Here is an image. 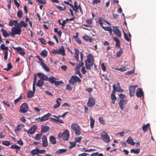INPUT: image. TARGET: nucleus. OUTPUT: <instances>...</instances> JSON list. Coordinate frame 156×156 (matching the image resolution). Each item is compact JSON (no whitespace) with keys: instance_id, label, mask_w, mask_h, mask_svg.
I'll list each match as a JSON object with an SVG mask.
<instances>
[{"instance_id":"nucleus-1","label":"nucleus","mask_w":156,"mask_h":156,"mask_svg":"<svg viewBox=\"0 0 156 156\" xmlns=\"http://www.w3.org/2000/svg\"><path fill=\"white\" fill-rule=\"evenodd\" d=\"M87 58L85 62L86 68L87 70H90L91 67L93 66L94 63V59L93 55L91 54H88L87 56Z\"/></svg>"},{"instance_id":"nucleus-2","label":"nucleus","mask_w":156,"mask_h":156,"mask_svg":"<svg viewBox=\"0 0 156 156\" xmlns=\"http://www.w3.org/2000/svg\"><path fill=\"white\" fill-rule=\"evenodd\" d=\"M69 132L68 130H65L63 133L60 132L58 135L59 138H62L64 140L67 141L69 139Z\"/></svg>"},{"instance_id":"nucleus-3","label":"nucleus","mask_w":156,"mask_h":156,"mask_svg":"<svg viewBox=\"0 0 156 156\" xmlns=\"http://www.w3.org/2000/svg\"><path fill=\"white\" fill-rule=\"evenodd\" d=\"M81 81L80 79L76 75L72 76L69 80V83L71 85L73 86L76 84V82L80 83Z\"/></svg>"},{"instance_id":"nucleus-4","label":"nucleus","mask_w":156,"mask_h":156,"mask_svg":"<svg viewBox=\"0 0 156 156\" xmlns=\"http://www.w3.org/2000/svg\"><path fill=\"white\" fill-rule=\"evenodd\" d=\"M21 33V30L17 27H13L11 29L10 34L12 36L14 37L15 35H20Z\"/></svg>"},{"instance_id":"nucleus-5","label":"nucleus","mask_w":156,"mask_h":156,"mask_svg":"<svg viewBox=\"0 0 156 156\" xmlns=\"http://www.w3.org/2000/svg\"><path fill=\"white\" fill-rule=\"evenodd\" d=\"M0 49L4 51V60H6L8 58V48L5 46L4 43H3L0 46Z\"/></svg>"},{"instance_id":"nucleus-6","label":"nucleus","mask_w":156,"mask_h":156,"mask_svg":"<svg viewBox=\"0 0 156 156\" xmlns=\"http://www.w3.org/2000/svg\"><path fill=\"white\" fill-rule=\"evenodd\" d=\"M71 128L75 131V133L77 135H80L81 133L80 128L77 123H73L71 125Z\"/></svg>"},{"instance_id":"nucleus-7","label":"nucleus","mask_w":156,"mask_h":156,"mask_svg":"<svg viewBox=\"0 0 156 156\" xmlns=\"http://www.w3.org/2000/svg\"><path fill=\"white\" fill-rule=\"evenodd\" d=\"M52 52L54 54H61L62 56L65 55V50L63 46H62L61 48L59 49H54Z\"/></svg>"},{"instance_id":"nucleus-8","label":"nucleus","mask_w":156,"mask_h":156,"mask_svg":"<svg viewBox=\"0 0 156 156\" xmlns=\"http://www.w3.org/2000/svg\"><path fill=\"white\" fill-rule=\"evenodd\" d=\"M28 107L26 103H23L20 106V112L22 113H25L28 111Z\"/></svg>"},{"instance_id":"nucleus-9","label":"nucleus","mask_w":156,"mask_h":156,"mask_svg":"<svg viewBox=\"0 0 156 156\" xmlns=\"http://www.w3.org/2000/svg\"><path fill=\"white\" fill-rule=\"evenodd\" d=\"M101 137L103 140L106 143H108L110 141V138L107 133L103 131L101 134Z\"/></svg>"},{"instance_id":"nucleus-10","label":"nucleus","mask_w":156,"mask_h":156,"mask_svg":"<svg viewBox=\"0 0 156 156\" xmlns=\"http://www.w3.org/2000/svg\"><path fill=\"white\" fill-rule=\"evenodd\" d=\"M112 30L114 34L118 37H121L122 35L121 32L119 30L118 27L117 26H114L112 27Z\"/></svg>"},{"instance_id":"nucleus-11","label":"nucleus","mask_w":156,"mask_h":156,"mask_svg":"<svg viewBox=\"0 0 156 156\" xmlns=\"http://www.w3.org/2000/svg\"><path fill=\"white\" fill-rule=\"evenodd\" d=\"M137 87L138 86L136 85L134 86L131 85L129 87V94L130 97L133 96L134 95L135 91V88Z\"/></svg>"},{"instance_id":"nucleus-12","label":"nucleus","mask_w":156,"mask_h":156,"mask_svg":"<svg viewBox=\"0 0 156 156\" xmlns=\"http://www.w3.org/2000/svg\"><path fill=\"white\" fill-rule=\"evenodd\" d=\"M37 75L40 78V79L43 81L48 80V76L43 73H38L37 74Z\"/></svg>"},{"instance_id":"nucleus-13","label":"nucleus","mask_w":156,"mask_h":156,"mask_svg":"<svg viewBox=\"0 0 156 156\" xmlns=\"http://www.w3.org/2000/svg\"><path fill=\"white\" fill-rule=\"evenodd\" d=\"M95 103V101L94 98L90 97L87 102V105L88 107H91L94 106Z\"/></svg>"},{"instance_id":"nucleus-14","label":"nucleus","mask_w":156,"mask_h":156,"mask_svg":"<svg viewBox=\"0 0 156 156\" xmlns=\"http://www.w3.org/2000/svg\"><path fill=\"white\" fill-rule=\"evenodd\" d=\"M51 115V114L50 113H48L44 115L42 117L37 118L36 119V120H38L39 119L40 120L41 122L46 121L48 119H49V117Z\"/></svg>"},{"instance_id":"nucleus-15","label":"nucleus","mask_w":156,"mask_h":156,"mask_svg":"<svg viewBox=\"0 0 156 156\" xmlns=\"http://www.w3.org/2000/svg\"><path fill=\"white\" fill-rule=\"evenodd\" d=\"M127 102V99H121L119 103V105L120 109L122 110L124 108V105Z\"/></svg>"},{"instance_id":"nucleus-16","label":"nucleus","mask_w":156,"mask_h":156,"mask_svg":"<svg viewBox=\"0 0 156 156\" xmlns=\"http://www.w3.org/2000/svg\"><path fill=\"white\" fill-rule=\"evenodd\" d=\"M27 25V23L25 22L24 21L21 20L18 23L16 26V27L21 30V28L23 26L24 27H26Z\"/></svg>"},{"instance_id":"nucleus-17","label":"nucleus","mask_w":156,"mask_h":156,"mask_svg":"<svg viewBox=\"0 0 156 156\" xmlns=\"http://www.w3.org/2000/svg\"><path fill=\"white\" fill-rule=\"evenodd\" d=\"M136 95L138 98H141L144 96V93L142 89L140 88L137 89L136 92Z\"/></svg>"},{"instance_id":"nucleus-18","label":"nucleus","mask_w":156,"mask_h":156,"mask_svg":"<svg viewBox=\"0 0 156 156\" xmlns=\"http://www.w3.org/2000/svg\"><path fill=\"white\" fill-rule=\"evenodd\" d=\"M37 129V127L35 125H34L29 129L28 131V133L31 134H34L35 132Z\"/></svg>"},{"instance_id":"nucleus-19","label":"nucleus","mask_w":156,"mask_h":156,"mask_svg":"<svg viewBox=\"0 0 156 156\" xmlns=\"http://www.w3.org/2000/svg\"><path fill=\"white\" fill-rule=\"evenodd\" d=\"M42 146L44 147H46L48 146V143L47 137L44 135L42 138Z\"/></svg>"},{"instance_id":"nucleus-20","label":"nucleus","mask_w":156,"mask_h":156,"mask_svg":"<svg viewBox=\"0 0 156 156\" xmlns=\"http://www.w3.org/2000/svg\"><path fill=\"white\" fill-rule=\"evenodd\" d=\"M62 101V99L60 98H57L56 102L57 103L56 104H55L53 106V108L55 109L59 107L60 105V101Z\"/></svg>"},{"instance_id":"nucleus-21","label":"nucleus","mask_w":156,"mask_h":156,"mask_svg":"<svg viewBox=\"0 0 156 156\" xmlns=\"http://www.w3.org/2000/svg\"><path fill=\"white\" fill-rule=\"evenodd\" d=\"M126 141L128 144L132 145H134L135 144V143L133 141V140L131 136L129 137Z\"/></svg>"},{"instance_id":"nucleus-22","label":"nucleus","mask_w":156,"mask_h":156,"mask_svg":"<svg viewBox=\"0 0 156 156\" xmlns=\"http://www.w3.org/2000/svg\"><path fill=\"white\" fill-rule=\"evenodd\" d=\"M0 31L2 33L3 36L5 38L9 36V35H11L10 32L9 33H8L5 30L3 29H1Z\"/></svg>"},{"instance_id":"nucleus-23","label":"nucleus","mask_w":156,"mask_h":156,"mask_svg":"<svg viewBox=\"0 0 156 156\" xmlns=\"http://www.w3.org/2000/svg\"><path fill=\"white\" fill-rule=\"evenodd\" d=\"M84 40L87 41H89V42H91L92 41L93 39L87 35H85L83 37Z\"/></svg>"},{"instance_id":"nucleus-24","label":"nucleus","mask_w":156,"mask_h":156,"mask_svg":"<svg viewBox=\"0 0 156 156\" xmlns=\"http://www.w3.org/2000/svg\"><path fill=\"white\" fill-rule=\"evenodd\" d=\"M79 51L78 49H75V58L77 61L79 60Z\"/></svg>"},{"instance_id":"nucleus-25","label":"nucleus","mask_w":156,"mask_h":156,"mask_svg":"<svg viewBox=\"0 0 156 156\" xmlns=\"http://www.w3.org/2000/svg\"><path fill=\"white\" fill-rule=\"evenodd\" d=\"M38 151L39 149L37 148L34 149L30 151V153L32 155L34 156L39 154Z\"/></svg>"},{"instance_id":"nucleus-26","label":"nucleus","mask_w":156,"mask_h":156,"mask_svg":"<svg viewBox=\"0 0 156 156\" xmlns=\"http://www.w3.org/2000/svg\"><path fill=\"white\" fill-rule=\"evenodd\" d=\"M102 28L105 30L108 31L110 34H112V30L110 27H102Z\"/></svg>"},{"instance_id":"nucleus-27","label":"nucleus","mask_w":156,"mask_h":156,"mask_svg":"<svg viewBox=\"0 0 156 156\" xmlns=\"http://www.w3.org/2000/svg\"><path fill=\"white\" fill-rule=\"evenodd\" d=\"M44 84V81L40 79L38 80L36 86L38 87H42Z\"/></svg>"},{"instance_id":"nucleus-28","label":"nucleus","mask_w":156,"mask_h":156,"mask_svg":"<svg viewBox=\"0 0 156 156\" xmlns=\"http://www.w3.org/2000/svg\"><path fill=\"white\" fill-rule=\"evenodd\" d=\"M90 128L93 129L94 128L95 121L92 117H90Z\"/></svg>"},{"instance_id":"nucleus-29","label":"nucleus","mask_w":156,"mask_h":156,"mask_svg":"<svg viewBox=\"0 0 156 156\" xmlns=\"http://www.w3.org/2000/svg\"><path fill=\"white\" fill-rule=\"evenodd\" d=\"M41 65L42 66L43 69H44L46 71L48 72L50 71L49 68L47 67L44 63L42 62Z\"/></svg>"},{"instance_id":"nucleus-30","label":"nucleus","mask_w":156,"mask_h":156,"mask_svg":"<svg viewBox=\"0 0 156 156\" xmlns=\"http://www.w3.org/2000/svg\"><path fill=\"white\" fill-rule=\"evenodd\" d=\"M49 129V128L47 126H43L41 128V132L43 133L47 132Z\"/></svg>"},{"instance_id":"nucleus-31","label":"nucleus","mask_w":156,"mask_h":156,"mask_svg":"<svg viewBox=\"0 0 156 156\" xmlns=\"http://www.w3.org/2000/svg\"><path fill=\"white\" fill-rule=\"evenodd\" d=\"M50 141L53 144H55L56 143V139L55 137L53 136H50Z\"/></svg>"},{"instance_id":"nucleus-32","label":"nucleus","mask_w":156,"mask_h":156,"mask_svg":"<svg viewBox=\"0 0 156 156\" xmlns=\"http://www.w3.org/2000/svg\"><path fill=\"white\" fill-rule=\"evenodd\" d=\"M149 123H147L146 125L144 124L142 126V130L144 132H147V129L149 128Z\"/></svg>"},{"instance_id":"nucleus-33","label":"nucleus","mask_w":156,"mask_h":156,"mask_svg":"<svg viewBox=\"0 0 156 156\" xmlns=\"http://www.w3.org/2000/svg\"><path fill=\"white\" fill-rule=\"evenodd\" d=\"M67 151V150L65 149H59L56 151V153L58 154H59L63 153H65Z\"/></svg>"},{"instance_id":"nucleus-34","label":"nucleus","mask_w":156,"mask_h":156,"mask_svg":"<svg viewBox=\"0 0 156 156\" xmlns=\"http://www.w3.org/2000/svg\"><path fill=\"white\" fill-rule=\"evenodd\" d=\"M41 56L43 57H46L47 56L48 52L45 50H43L40 53Z\"/></svg>"},{"instance_id":"nucleus-35","label":"nucleus","mask_w":156,"mask_h":156,"mask_svg":"<svg viewBox=\"0 0 156 156\" xmlns=\"http://www.w3.org/2000/svg\"><path fill=\"white\" fill-rule=\"evenodd\" d=\"M51 120H53L54 121V122H58L61 123H64V121L61 120L59 119H56L52 118H51Z\"/></svg>"},{"instance_id":"nucleus-36","label":"nucleus","mask_w":156,"mask_h":156,"mask_svg":"<svg viewBox=\"0 0 156 156\" xmlns=\"http://www.w3.org/2000/svg\"><path fill=\"white\" fill-rule=\"evenodd\" d=\"M140 151V149L138 148L136 149H132L130 150V152L131 153H133L135 154H138Z\"/></svg>"},{"instance_id":"nucleus-37","label":"nucleus","mask_w":156,"mask_h":156,"mask_svg":"<svg viewBox=\"0 0 156 156\" xmlns=\"http://www.w3.org/2000/svg\"><path fill=\"white\" fill-rule=\"evenodd\" d=\"M55 79H56L55 77L52 76L49 78H48V81L51 83L54 84L55 81Z\"/></svg>"},{"instance_id":"nucleus-38","label":"nucleus","mask_w":156,"mask_h":156,"mask_svg":"<svg viewBox=\"0 0 156 156\" xmlns=\"http://www.w3.org/2000/svg\"><path fill=\"white\" fill-rule=\"evenodd\" d=\"M42 135V133H37L35 137H34V139L35 140H39L41 139V138Z\"/></svg>"},{"instance_id":"nucleus-39","label":"nucleus","mask_w":156,"mask_h":156,"mask_svg":"<svg viewBox=\"0 0 156 156\" xmlns=\"http://www.w3.org/2000/svg\"><path fill=\"white\" fill-rule=\"evenodd\" d=\"M34 94V92L30 90L28 92L27 96L28 98H30L33 96Z\"/></svg>"},{"instance_id":"nucleus-40","label":"nucleus","mask_w":156,"mask_h":156,"mask_svg":"<svg viewBox=\"0 0 156 156\" xmlns=\"http://www.w3.org/2000/svg\"><path fill=\"white\" fill-rule=\"evenodd\" d=\"M104 20L102 17H99L98 20V23L101 27H102L103 26V24Z\"/></svg>"},{"instance_id":"nucleus-41","label":"nucleus","mask_w":156,"mask_h":156,"mask_svg":"<svg viewBox=\"0 0 156 156\" xmlns=\"http://www.w3.org/2000/svg\"><path fill=\"white\" fill-rule=\"evenodd\" d=\"M7 66L8 67L6 68H4V69L8 71L13 67L11 63H9L7 64Z\"/></svg>"},{"instance_id":"nucleus-42","label":"nucleus","mask_w":156,"mask_h":156,"mask_svg":"<svg viewBox=\"0 0 156 156\" xmlns=\"http://www.w3.org/2000/svg\"><path fill=\"white\" fill-rule=\"evenodd\" d=\"M70 145L69 147V148L72 149L73 147H75L76 146V144L75 142H70Z\"/></svg>"},{"instance_id":"nucleus-43","label":"nucleus","mask_w":156,"mask_h":156,"mask_svg":"<svg viewBox=\"0 0 156 156\" xmlns=\"http://www.w3.org/2000/svg\"><path fill=\"white\" fill-rule=\"evenodd\" d=\"M10 148L13 149L17 150H20V147L16 145H12L11 146Z\"/></svg>"},{"instance_id":"nucleus-44","label":"nucleus","mask_w":156,"mask_h":156,"mask_svg":"<svg viewBox=\"0 0 156 156\" xmlns=\"http://www.w3.org/2000/svg\"><path fill=\"white\" fill-rule=\"evenodd\" d=\"M100 122L102 124L105 125V120L102 117H99L98 119Z\"/></svg>"},{"instance_id":"nucleus-45","label":"nucleus","mask_w":156,"mask_h":156,"mask_svg":"<svg viewBox=\"0 0 156 156\" xmlns=\"http://www.w3.org/2000/svg\"><path fill=\"white\" fill-rule=\"evenodd\" d=\"M122 53V49L120 48V50L116 53V55L117 57H119Z\"/></svg>"},{"instance_id":"nucleus-46","label":"nucleus","mask_w":156,"mask_h":156,"mask_svg":"<svg viewBox=\"0 0 156 156\" xmlns=\"http://www.w3.org/2000/svg\"><path fill=\"white\" fill-rule=\"evenodd\" d=\"M54 84H55V86H58L60 85L61 84H63V82L62 81H55Z\"/></svg>"},{"instance_id":"nucleus-47","label":"nucleus","mask_w":156,"mask_h":156,"mask_svg":"<svg viewBox=\"0 0 156 156\" xmlns=\"http://www.w3.org/2000/svg\"><path fill=\"white\" fill-rule=\"evenodd\" d=\"M123 33L124 38L125 39L128 41H130V39L128 37L127 35L126 34V33L123 30Z\"/></svg>"},{"instance_id":"nucleus-48","label":"nucleus","mask_w":156,"mask_h":156,"mask_svg":"<svg viewBox=\"0 0 156 156\" xmlns=\"http://www.w3.org/2000/svg\"><path fill=\"white\" fill-rule=\"evenodd\" d=\"M23 15V12L22 10H19L17 12V16L19 18H21L22 16Z\"/></svg>"},{"instance_id":"nucleus-49","label":"nucleus","mask_w":156,"mask_h":156,"mask_svg":"<svg viewBox=\"0 0 156 156\" xmlns=\"http://www.w3.org/2000/svg\"><path fill=\"white\" fill-rule=\"evenodd\" d=\"M2 144L3 145L6 146H8L10 144V143L8 141H3Z\"/></svg>"},{"instance_id":"nucleus-50","label":"nucleus","mask_w":156,"mask_h":156,"mask_svg":"<svg viewBox=\"0 0 156 156\" xmlns=\"http://www.w3.org/2000/svg\"><path fill=\"white\" fill-rule=\"evenodd\" d=\"M117 69L118 70L120 71L121 72H124L126 70L127 68L126 66H124L121 68H120L119 69Z\"/></svg>"},{"instance_id":"nucleus-51","label":"nucleus","mask_w":156,"mask_h":156,"mask_svg":"<svg viewBox=\"0 0 156 156\" xmlns=\"http://www.w3.org/2000/svg\"><path fill=\"white\" fill-rule=\"evenodd\" d=\"M39 40L42 44H43L44 45H45L46 44V41L44 38H40Z\"/></svg>"},{"instance_id":"nucleus-52","label":"nucleus","mask_w":156,"mask_h":156,"mask_svg":"<svg viewBox=\"0 0 156 156\" xmlns=\"http://www.w3.org/2000/svg\"><path fill=\"white\" fill-rule=\"evenodd\" d=\"M82 139V137L81 136H80L79 137H75V142L79 143L81 140Z\"/></svg>"},{"instance_id":"nucleus-53","label":"nucleus","mask_w":156,"mask_h":156,"mask_svg":"<svg viewBox=\"0 0 156 156\" xmlns=\"http://www.w3.org/2000/svg\"><path fill=\"white\" fill-rule=\"evenodd\" d=\"M73 8V9H78V6L77 5V2L76 1H74V6L73 5V7H71Z\"/></svg>"},{"instance_id":"nucleus-54","label":"nucleus","mask_w":156,"mask_h":156,"mask_svg":"<svg viewBox=\"0 0 156 156\" xmlns=\"http://www.w3.org/2000/svg\"><path fill=\"white\" fill-rule=\"evenodd\" d=\"M100 0H93L92 2L93 5L101 3Z\"/></svg>"},{"instance_id":"nucleus-55","label":"nucleus","mask_w":156,"mask_h":156,"mask_svg":"<svg viewBox=\"0 0 156 156\" xmlns=\"http://www.w3.org/2000/svg\"><path fill=\"white\" fill-rule=\"evenodd\" d=\"M111 99L113 101H115L116 99V98L115 94L113 93L111 94Z\"/></svg>"},{"instance_id":"nucleus-56","label":"nucleus","mask_w":156,"mask_h":156,"mask_svg":"<svg viewBox=\"0 0 156 156\" xmlns=\"http://www.w3.org/2000/svg\"><path fill=\"white\" fill-rule=\"evenodd\" d=\"M22 98V96H20L17 98L15 99L14 101V102L15 104L18 102L20 100H21Z\"/></svg>"},{"instance_id":"nucleus-57","label":"nucleus","mask_w":156,"mask_h":156,"mask_svg":"<svg viewBox=\"0 0 156 156\" xmlns=\"http://www.w3.org/2000/svg\"><path fill=\"white\" fill-rule=\"evenodd\" d=\"M83 150H84V151L87 152H91V151H95L96 150V149H85V148H84L83 149Z\"/></svg>"},{"instance_id":"nucleus-58","label":"nucleus","mask_w":156,"mask_h":156,"mask_svg":"<svg viewBox=\"0 0 156 156\" xmlns=\"http://www.w3.org/2000/svg\"><path fill=\"white\" fill-rule=\"evenodd\" d=\"M134 72V69L131 70L128 72H127L126 73V75H129L132 74Z\"/></svg>"},{"instance_id":"nucleus-59","label":"nucleus","mask_w":156,"mask_h":156,"mask_svg":"<svg viewBox=\"0 0 156 156\" xmlns=\"http://www.w3.org/2000/svg\"><path fill=\"white\" fill-rule=\"evenodd\" d=\"M22 129V128L21 127V125H19L17 126L15 129V131H18L21 130Z\"/></svg>"},{"instance_id":"nucleus-60","label":"nucleus","mask_w":156,"mask_h":156,"mask_svg":"<svg viewBox=\"0 0 156 156\" xmlns=\"http://www.w3.org/2000/svg\"><path fill=\"white\" fill-rule=\"evenodd\" d=\"M12 48L14 49H15L16 50H17L18 52H19V51H20L21 50H22V49L20 47H14V46H13L12 47Z\"/></svg>"},{"instance_id":"nucleus-61","label":"nucleus","mask_w":156,"mask_h":156,"mask_svg":"<svg viewBox=\"0 0 156 156\" xmlns=\"http://www.w3.org/2000/svg\"><path fill=\"white\" fill-rule=\"evenodd\" d=\"M18 53L21 55H23L25 54V52L23 49H22V50L18 52Z\"/></svg>"},{"instance_id":"nucleus-62","label":"nucleus","mask_w":156,"mask_h":156,"mask_svg":"<svg viewBox=\"0 0 156 156\" xmlns=\"http://www.w3.org/2000/svg\"><path fill=\"white\" fill-rule=\"evenodd\" d=\"M38 2L40 3L45 4L46 3V2L45 0H37Z\"/></svg>"},{"instance_id":"nucleus-63","label":"nucleus","mask_w":156,"mask_h":156,"mask_svg":"<svg viewBox=\"0 0 156 156\" xmlns=\"http://www.w3.org/2000/svg\"><path fill=\"white\" fill-rule=\"evenodd\" d=\"M119 96L121 99H124V98H126V95L122 94H120L119 95Z\"/></svg>"},{"instance_id":"nucleus-64","label":"nucleus","mask_w":156,"mask_h":156,"mask_svg":"<svg viewBox=\"0 0 156 156\" xmlns=\"http://www.w3.org/2000/svg\"><path fill=\"white\" fill-rule=\"evenodd\" d=\"M101 67L102 70L103 71L105 72L106 70V67L104 63H102L101 64Z\"/></svg>"}]
</instances>
